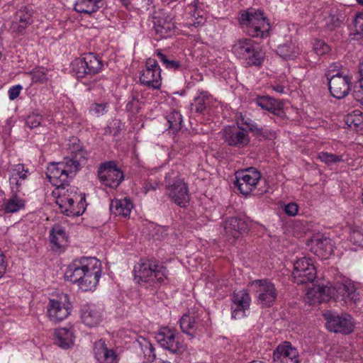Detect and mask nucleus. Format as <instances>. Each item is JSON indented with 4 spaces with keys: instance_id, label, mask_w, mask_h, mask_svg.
<instances>
[{
    "instance_id": "1",
    "label": "nucleus",
    "mask_w": 363,
    "mask_h": 363,
    "mask_svg": "<svg viewBox=\"0 0 363 363\" xmlns=\"http://www.w3.org/2000/svg\"><path fill=\"white\" fill-rule=\"evenodd\" d=\"M47 177L50 183L56 186L52 194L56 199V203L62 213L67 216H79L86 209L85 196L82 193H78V189L69 184V180L75 174L67 175L66 179L60 177L57 183L52 181L49 169H47Z\"/></svg>"
},
{
    "instance_id": "2",
    "label": "nucleus",
    "mask_w": 363,
    "mask_h": 363,
    "mask_svg": "<svg viewBox=\"0 0 363 363\" xmlns=\"http://www.w3.org/2000/svg\"><path fill=\"white\" fill-rule=\"evenodd\" d=\"M101 263L95 257H82L69 264L65 273L66 278L84 291H92L96 287L101 276Z\"/></svg>"
},
{
    "instance_id": "3",
    "label": "nucleus",
    "mask_w": 363,
    "mask_h": 363,
    "mask_svg": "<svg viewBox=\"0 0 363 363\" xmlns=\"http://www.w3.org/2000/svg\"><path fill=\"white\" fill-rule=\"evenodd\" d=\"M67 150L68 156L65 157L62 161L50 163L47 168L52 181L56 183L60 177L66 179L67 175L75 174L87 161L89 154L78 138H70L67 144Z\"/></svg>"
},
{
    "instance_id": "4",
    "label": "nucleus",
    "mask_w": 363,
    "mask_h": 363,
    "mask_svg": "<svg viewBox=\"0 0 363 363\" xmlns=\"http://www.w3.org/2000/svg\"><path fill=\"white\" fill-rule=\"evenodd\" d=\"M134 280L139 284L156 286L167 278L166 267L158 262L142 259L134 266Z\"/></svg>"
},
{
    "instance_id": "5",
    "label": "nucleus",
    "mask_w": 363,
    "mask_h": 363,
    "mask_svg": "<svg viewBox=\"0 0 363 363\" xmlns=\"http://www.w3.org/2000/svg\"><path fill=\"white\" fill-rule=\"evenodd\" d=\"M239 23L243 30L253 38H264L268 35L270 24L259 10L242 11L239 16Z\"/></svg>"
},
{
    "instance_id": "6",
    "label": "nucleus",
    "mask_w": 363,
    "mask_h": 363,
    "mask_svg": "<svg viewBox=\"0 0 363 363\" xmlns=\"http://www.w3.org/2000/svg\"><path fill=\"white\" fill-rule=\"evenodd\" d=\"M232 52L236 57L244 60L248 67H259L264 57L259 45L250 38H240L236 40L232 47Z\"/></svg>"
},
{
    "instance_id": "7",
    "label": "nucleus",
    "mask_w": 363,
    "mask_h": 363,
    "mask_svg": "<svg viewBox=\"0 0 363 363\" xmlns=\"http://www.w3.org/2000/svg\"><path fill=\"white\" fill-rule=\"evenodd\" d=\"M166 194L177 205L184 207L189 203V194L187 184L178 177V172L171 170L165 177Z\"/></svg>"
},
{
    "instance_id": "8",
    "label": "nucleus",
    "mask_w": 363,
    "mask_h": 363,
    "mask_svg": "<svg viewBox=\"0 0 363 363\" xmlns=\"http://www.w3.org/2000/svg\"><path fill=\"white\" fill-rule=\"evenodd\" d=\"M210 324L211 320L207 314L201 318V315L194 311L184 314L179 320L182 331L191 338L201 335Z\"/></svg>"
},
{
    "instance_id": "9",
    "label": "nucleus",
    "mask_w": 363,
    "mask_h": 363,
    "mask_svg": "<svg viewBox=\"0 0 363 363\" xmlns=\"http://www.w3.org/2000/svg\"><path fill=\"white\" fill-rule=\"evenodd\" d=\"M323 316L326 320V328L330 332L347 335L354 331V322L352 316L347 313L340 315L328 311L325 313Z\"/></svg>"
},
{
    "instance_id": "10",
    "label": "nucleus",
    "mask_w": 363,
    "mask_h": 363,
    "mask_svg": "<svg viewBox=\"0 0 363 363\" xmlns=\"http://www.w3.org/2000/svg\"><path fill=\"white\" fill-rule=\"evenodd\" d=\"M259 303L262 307H270L277 301L278 290L274 283L267 279H257L252 282Z\"/></svg>"
},
{
    "instance_id": "11",
    "label": "nucleus",
    "mask_w": 363,
    "mask_h": 363,
    "mask_svg": "<svg viewBox=\"0 0 363 363\" xmlns=\"http://www.w3.org/2000/svg\"><path fill=\"white\" fill-rule=\"evenodd\" d=\"M161 68L157 61L152 58L146 60L145 66L140 74V82L148 88L160 89L162 86Z\"/></svg>"
},
{
    "instance_id": "12",
    "label": "nucleus",
    "mask_w": 363,
    "mask_h": 363,
    "mask_svg": "<svg viewBox=\"0 0 363 363\" xmlns=\"http://www.w3.org/2000/svg\"><path fill=\"white\" fill-rule=\"evenodd\" d=\"M98 177L101 184L116 188L124 179L123 173L113 161L102 163L98 169Z\"/></svg>"
},
{
    "instance_id": "13",
    "label": "nucleus",
    "mask_w": 363,
    "mask_h": 363,
    "mask_svg": "<svg viewBox=\"0 0 363 363\" xmlns=\"http://www.w3.org/2000/svg\"><path fill=\"white\" fill-rule=\"evenodd\" d=\"M316 274L315 267L311 258L303 257L294 262L292 276L294 281L298 284L313 281Z\"/></svg>"
},
{
    "instance_id": "14",
    "label": "nucleus",
    "mask_w": 363,
    "mask_h": 363,
    "mask_svg": "<svg viewBox=\"0 0 363 363\" xmlns=\"http://www.w3.org/2000/svg\"><path fill=\"white\" fill-rule=\"evenodd\" d=\"M261 179V174L254 167H250L236 173L235 185L243 195H249L257 187Z\"/></svg>"
},
{
    "instance_id": "15",
    "label": "nucleus",
    "mask_w": 363,
    "mask_h": 363,
    "mask_svg": "<svg viewBox=\"0 0 363 363\" xmlns=\"http://www.w3.org/2000/svg\"><path fill=\"white\" fill-rule=\"evenodd\" d=\"M160 345L172 353H182L184 345L179 340V334L170 328H162L155 335Z\"/></svg>"
},
{
    "instance_id": "16",
    "label": "nucleus",
    "mask_w": 363,
    "mask_h": 363,
    "mask_svg": "<svg viewBox=\"0 0 363 363\" xmlns=\"http://www.w3.org/2000/svg\"><path fill=\"white\" fill-rule=\"evenodd\" d=\"M152 29L157 39L171 37L175 30V24L171 14L161 12L156 13L152 16Z\"/></svg>"
},
{
    "instance_id": "17",
    "label": "nucleus",
    "mask_w": 363,
    "mask_h": 363,
    "mask_svg": "<svg viewBox=\"0 0 363 363\" xmlns=\"http://www.w3.org/2000/svg\"><path fill=\"white\" fill-rule=\"evenodd\" d=\"M69 313L70 307L67 296H62L60 299H50L47 306V314L50 321L53 323L62 321Z\"/></svg>"
},
{
    "instance_id": "18",
    "label": "nucleus",
    "mask_w": 363,
    "mask_h": 363,
    "mask_svg": "<svg viewBox=\"0 0 363 363\" xmlns=\"http://www.w3.org/2000/svg\"><path fill=\"white\" fill-rule=\"evenodd\" d=\"M329 90L331 95L341 99L348 95L351 86V78L347 75L337 73L333 76L328 75Z\"/></svg>"
},
{
    "instance_id": "19",
    "label": "nucleus",
    "mask_w": 363,
    "mask_h": 363,
    "mask_svg": "<svg viewBox=\"0 0 363 363\" xmlns=\"http://www.w3.org/2000/svg\"><path fill=\"white\" fill-rule=\"evenodd\" d=\"M335 296V289L333 286L315 284L307 291L304 300L310 305H315L328 301Z\"/></svg>"
},
{
    "instance_id": "20",
    "label": "nucleus",
    "mask_w": 363,
    "mask_h": 363,
    "mask_svg": "<svg viewBox=\"0 0 363 363\" xmlns=\"http://www.w3.org/2000/svg\"><path fill=\"white\" fill-rule=\"evenodd\" d=\"M274 363H299V354L296 348L291 342L279 344L273 352Z\"/></svg>"
},
{
    "instance_id": "21",
    "label": "nucleus",
    "mask_w": 363,
    "mask_h": 363,
    "mask_svg": "<svg viewBox=\"0 0 363 363\" xmlns=\"http://www.w3.org/2000/svg\"><path fill=\"white\" fill-rule=\"evenodd\" d=\"M310 242L311 252L320 259H327L333 252V243L329 238L314 235Z\"/></svg>"
},
{
    "instance_id": "22",
    "label": "nucleus",
    "mask_w": 363,
    "mask_h": 363,
    "mask_svg": "<svg viewBox=\"0 0 363 363\" xmlns=\"http://www.w3.org/2000/svg\"><path fill=\"white\" fill-rule=\"evenodd\" d=\"M28 176V169L24 164L18 163L11 165L9 169V179L11 190L14 193L21 191Z\"/></svg>"
},
{
    "instance_id": "23",
    "label": "nucleus",
    "mask_w": 363,
    "mask_h": 363,
    "mask_svg": "<svg viewBox=\"0 0 363 363\" xmlns=\"http://www.w3.org/2000/svg\"><path fill=\"white\" fill-rule=\"evenodd\" d=\"M223 138L229 145L237 147H244L249 142L246 130L231 126L223 129Z\"/></svg>"
},
{
    "instance_id": "24",
    "label": "nucleus",
    "mask_w": 363,
    "mask_h": 363,
    "mask_svg": "<svg viewBox=\"0 0 363 363\" xmlns=\"http://www.w3.org/2000/svg\"><path fill=\"white\" fill-rule=\"evenodd\" d=\"M94 355L99 363H117V355L113 350H108L104 340L95 342Z\"/></svg>"
},
{
    "instance_id": "25",
    "label": "nucleus",
    "mask_w": 363,
    "mask_h": 363,
    "mask_svg": "<svg viewBox=\"0 0 363 363\" xmlns=\"http://www.w3.org/2000/svg\"><path fill=\"white\" fill-rule=\"evenodd\" d=\"M335 289V298L342 297L345 301H350L355 303L359 299V293L354 284L350 281H346L344 283L338 284Z\"/></svg>"
},
{
    "instance_id": "26",
    "label": "nucleus",
    "mask_w": 363,
    "mask_h": 363,
    "mask_svg": "<svg viewBox=\"0 0 363 363\" xmlns=\"http://www.w3.org/2000/svg\"><path fill=\"white\" fill-rule=\"evenodd\" d=\"M74 331L70 328H60L55 332V342L62 349H68L74 345Z\"/></svg>"
},
{
    "instance_id": "27",
    "label": "nucleus",
    "mask_w": 363,
    "mask_h": 363,
    "mask_svg": "<svg viewBox=\"0 0 363 363\" xmlns=\"http://www.w3.org/2000/svg\"><path fill=\"white\" fill-rule=\"evenodd\" d=\"M255 104L274 115L281 116L284 113L281 104L272 97L267 96H258L255 99Z\"/></svg>"
},
{
    "instance_id": "28",
    "label": "nucleus",
    "mask_w": 363,
    "mask_h": 363,
    "mask_svg": "<svg viewBox=\"0 0 363 363\" xmlns=\"http://www.w3.org/2000/svg\"><path fill=\"white\" fill-rule=\"evenodd\" d=\"M67 235L60 225H54L50 232V241L53 250L63 249L67 243Z\"/></svg>"
},
{
    "instance_id": "29",
    "label": "nucleus",
    "mask_w": 363,
    "mask_h": 363,
    "mask_svg": "<svg viewBox=\"0 0 363 363\" xmlns=\"http://www.w3.org/2000/svg\"><path fill=\"white\" fill-rule=\"evenodd\" d=\"M133 208L132 201L128 198L115 199L111 201L110 210L116 216L128 217Z\"/></svg>"
},
{
    "instance_id": "30",
    "label": "nucleus",
    "mask_w": 363,
    "mask_h": 363,
    "mask_svg": "<svg viewBox=\"0 0 363 363\" xmlns=\"http://www.w3.org/2000/svg\"><path fill=\"white\" fill-rule=\"evenodd\" d=\"M32 22V11L27 7L20 9L15 13L13 28L21 33Z\"/></svg>"
},
{
    "instance_id": "31",
    "label": "nucleus",
    "mask_w": 363,
    "mask_h": 363,
    "mask_svg": "<svg viewBox=\"0 0 363 363\" xmlns=\"http://www.w3.org/2000/svg\"><path fill=\"white\" fill-rule=\"evenodd\" d=\"M81 318L84 324L89 327H94L100 323L101 315L95 306L87 305L82 308Z\"/></svg>"
},
{
    "instance_id": "32",
    "label": "nucleus",
    "mask_w": 363,
    "mask_h": 363,
    "mask_svg": "<svg viewBox=\"0 0 363 363\" xmlns=\"http://www.w3.org/2000/svg\"><path fill=\"white\" fill-rule=\"evenodd\" d=\"M103 5V0H77L74 9L78 13L90 15L99 11Z\"/></svg>"
},
{
    "instance_id": "33",
    "label": "nucleus",
    "mask_w": 363,
    "mask_h": 363,
    "mask_svg": "<svg viewBox=\"0 0 363 363\" xmlns=\"http://www.w3.org/2000/svg\"><path fill=\"white\" fill-rule=\"evenodd\" d=\"M82 58L89 74H95L101 71L104 64L99 55L88 52L84 54Z\"/></svg>"
},
{
    "instance_id": "34",
    "label": "nucleus",
    "mask_w": 363,
    "mask_h": 363,
    "mask_svg": "<svg viewBox=\"0 0 363 363\" xmlns=\"http://www.w3.org/2000/svg\"><path fill=\"white\" fill-rule=\"evenodd\" d=\"M247 228L246 222L237 217L228 218L225 225V230L227 233L231 234L233 237H237V233L245 231Z\"/></svg>"
},
{
    "instance_id": "35",
    "label": "nucleus",
    "mask_w": 363,
    "mask_h": 363,
    "mask_svg": "<svg viewBox=\"0 0 363 363\" xmlns=\"http://www.w3.org/2000/svg\"><path fill=\"white\" fill-rule=\"evenodd\" d=\"M211 96L206 91H199L191 104V110L196 113H203L211 102Z\"/></svg>"
},
{
    "instance_id": "36",
    "label": "nucleus",
    "mask_w": 363,
    "mask_h": 363,
    "mask_svg": "<svg viewBox=\"0 0 363 363\" xmlns=\"http://www.w3.org/2000/svg\"><path fill=\"white\" fill-rule=\"evenodd\" d=\"M345 123L356 131L363 130V112L354 110L345 117Z\"/></svg>"
},
{
    "instance_id": "37",
    "label": "nucleus",
    "mask_w": 363,
    "mask_h": 363,
    "mask_svg": "<svg viewBox=\"0 0 363 363\" xmlns=\"http://www.w3.org/2000/svg\"><path fill=\"white\" fill-rule=\"evenodd\" d=\"M278 55L285 60H292L299 54V49L293 42L280 45L277 50Z\"/></svg>"
},
{
    "instance_id": "38",
    "label": "nucleus",
    "mask_w": 363,
    "mask_h": 363,
    "mask_svg": "<svg viewBox=\"0 0 363 363\" xmlns=\"http://www.w3.org/2000/svg\"><path fill=\"white\" fill-rule=\"evenodd\" d=\"M157 55L167 69L179 71L186 69V65L182 62L174 58H170L160 50L157 52Z\"/></svg>"
},
{
    "instance_id": "39",
    "label": "nucleus",
    "mask_w": 363,
    "mask_h": 363,
    "mask_svg": "<svg viewBox=\"0 0 363 363\" xmlns=\"http://www.w3.org/2000/svg\"><path fill=\"white\" fill-rule=\"evenodd\" d=\"M344 21L343 14L335 10L330 13L329 16L324 19L325 25L328 30H333L338 27Z\"/></svg>"
},
{
    "instance_id": "40",
    "label": "nucleus",
    "mask_w": 363,
    "mask_h": 363,
    "mask_svg": "<svg viewBox=\"0 0 363 363\" xmlns=\"http://www.w3.org/2000/svg\"><path fill=\"white\" fill-rule=\"evenodd\" d=\"M236 122L238 128L241 130H245V129H249L252 132L262 130L250 118L244 116L241 113L236 115Z\"/></svg>"
},
{
    "instance_id": "41",
    "label": "nucleus",
    "mask_w": 363,
    "mask_h": 363,
    "mask_svg": "<svg viewBox=\"0 0 363 363\" xmlns=\"http://www.w3.org/2000/svg\"><path fill=\"white\" fill-rule=\"evenodd\" d=\"M25 206V201L21 198L13 195L5 203V211L7 213H16Z\"/></svg>"
},
{
    "instance_id": "42",
    "label": "nucleus",
    "mask_w": 363,
    "mask_h": 363,
    "mask_svg": "<svg viewBox=\"0 0 363 363\" xmlns=\"http://www.w3.org/2000/svg\"><path fill=\"white\" fill-rule=\"evenodd\" d=\"M350 240L356 247L355 250L363 248V230L359 227L352 228L350 233Z\"/></svg>"
},
{
    "instance_id": "43",
    "label": "nucleus",
    "mask_w": 363,
    "mask_h": 363,
    "mask_svg": "<svg viewBox=\"0 0 363 363\" xmlns=\"http://www.w3.org/2000/svg\"><path fill=\"white\" fill-rule=\"evenodd\" d=\"M48 69L43 67H38L29 72L31 75L32 82L43 84L48 81Z\"/></svg>"
},
{
    "instance_id": "44",
    "label": "nucleus",
    "mask_w": 363,
    "mask_h": 363,
    "mask_svg": "<svg viewBox=\"0 0 363 363\" xmlns=\"http://www.w3.org/2000/svg\"><path fill=\"white\" fill-rule=\"evenodd\" d=\"M232 302L236 303L245 307H250V297L244 290L235 292L233 295Z\"/></svg>"
},
{
    "instance_id": "45",
    "label": "nucleus",
    "mask_w": 363,
    "mask_h": 363,
    "mask_svg": "<svg viewBox=\"0 0 363 363\" xmlns=\"http://www.w3.org/2000/svg\"><path fill=\"white\" fill-rule=\"evenodd\" d=\"M167 121L169 124V128L178 130L181 128L182 116L179 112L174 111L167 116Z\"/></svg>"
},
{
    "instance_id": "46",
    "label": "nucleus",
    "mask_w": 363,
    "mask_h": 363,
    "mask_svg": "<svg viewBox=\"0 0 363 363\" xmlns=\"http://www.w3.org/2000/svg\"><path fill=\"white\" fill-rule=\"evenodd\" d=\"M72 72L77 78H83L88 74V69L85 67L82 58L74 60L72 64Z\"/></svg>"
},
{
    "instance_id": "47",
    "label": "nucleus",
    "mask_w": 363,
    "mask_h": 363,
    "mask_svg": "<svg viewBox=\"0 0 363 363\" xmlns=\"http://www.w3.org/2000/svg\"><path fill=\"white\" fill-rule=\"evenodd\" d=\"M318 158L328 165H330L342 160V156H338L326 152H320L318 154Z\"/></svg>"
},
{
    "instance_id": "48",
    "label": "nucleus",
    "mask_w": 363,
    "mask_h": 363,
    "mask_svg": "<svg viewBox=\"0 0 363 363\" xmlns=\"http://www.w3.org/2000/svg\"><path fill=\"white\" fill-rule=\"evenodd\" d=\"M249 308L250 307H245L233 302L231 306L232 318L235 319H240L245 317L246 315L245 311L246 310H248Z\"/></svg>"
},
{
    "instance_id": "49",
    "label": "nucleus",
    "mask_w": 363,
    "mask_h": 363,
    "mask_svg": "<svg viewBox=\"0 0 363 363\" xmlns=\"http://www.w3.org/2000/svg\"><path fill=\"white\" fill-rule=\"evenodd\" d=\"M108 104L107 103L94 104L90 106V112L99 117L108 111Z\"/></svg>"
},
{
    "instance_id": "50",
    "label": "nucleus",
    "mask_w": 363,
    "mask_h": 363,
    "mask_svg": "<svg viewBox=\"0 0 363 363\" xmlns=\"http://www.w3.org/2000/svg\"><path fill=\"white\" fill-rule=\"evenodd\" d=\"M313 49L318 55H325L330 52V48L324 41L316 40L313 44Z\"/></svg>"
},
{
    "instance_id": "51",
    "label": "nucleus",
    "mask_w": 363,
    "mask_h": 363,
    "mask_svg": "<svg viewBox=\"0 0 363 363\" xmlns=\"http://www.w3.org/2000/svg\"><path fill=\"white\" fill-rule=\"evenodd\" d=\"M42 121V116L38 113H33L29 115L26 119V124L30 128H34L40 125Z\"/></svg>"
},
{
    "instance_id": "52",
    "label": "nucleus",
    "mask_w": 363,
    "mask_h": 363,
    "mask_svg": "<svg viewBox=\"0 0 363 363\" xmlns=\"http://www.w3.org/2000/svg\"><path fill=\"white\" fill-rule=\"evenodd\" d=\"M354 26L357 33L363 34V12H359L356 14L354 19Z\"/></svg>"
},
{
    "instance_id": "53",
    "label": "nucleus",
    "mask_w": 363,
    "mask_h": 363,
    "mask_svg": "<svg viewBox=\"0 0 363 363\" xmlns=\"http://www.w3.org/2000/svg\"><path fill=\"white\" fill-rule=\"evenodd\" d=\"M23 87L18 84L9 88L8 91L9 98L11 101L16 99L20 94Z\"/></svg>"
},
{
    "instance_id": "54",
    "label": "nucleus",
    "mask_w": 363,
    "mask_h": 363,
    "mask_svg": "<svg viewBox=\"0 0 363 363\" xmlns=\"http://www.w3.org/2000/svg\"><path fill=\"white\" fill-rule=\"evenodd\" d=\"M285 213L290 216H295L298 211V205L295 203H289L284 208Z\"/></svg>"
},
{
    "instance_id": "55",
    "label": "nucleus",
    "mask_w": 363,
    "mask_h": 363,
    "mask_svg": "<svg viewBox=\"0 0 363 363\" xmlns=\"http://www.w3.org/2000/svg\"><path fill=\"white\" fill-rule=\"evenodd\" d=\"M155 357L156 355L152 345L150 347V348L146 350V351H144L143 357L146 362H152L155 359Z\"/></svg>"
},
{
    "instance_id": "56",
    "label": "nucleus",
    "mask_w": 363,
    "mask_h": 363,
    "mask_svg": "<svg viewBox=\"0 0 363 363\" xmlns=\"http://www.w3.org/2000/svg\"><path fill=\"white\" fill-rule=\"evenodd\" d=\"M7 268V262L6 260V257L0 250V278L2 277L6 273Z\"/></svg>"
},
{
    "instance_id": "57",
    "label": "nucleus",
    "mask_w": 363,
    "mask_h": 363,
    "mask_svg": "<svg viewBox=\"0 0 363 363\" xmlns=\"http://www.w3.org/2000/svg\"><path fill=\"white\" fill-rule=\"evenodd\" d=\"M354 96L357 99L363 97V77L358 80V85L354 93Z\"/></svg>"
},
{
    "instance_id": "58",
    "label": "nucleus",
    "mask_w": 363,
    "mask_h": 363,
    "mask_svg": "<svg viewBox=\"0 0 363 363\" xmlns=\"http://www.w3.org/2000/svg\"><path fill=\"white\" fill-rule=\"evenodd\" d=\"M261 131H256L258 133H260L264 137L269 140H272L274 138H276L277 137V133L274 130H267L266 128H260Z\"/></svg>"
},
{
    "instance_id": "59",
    "label": "nucleus",
    "mask_w": 363,
    "mask_h": 363,
    "mask_svg": "<svg viewBox=\"0 0 363 363\" xmlns=\"http://www.w3.org/2000/svg\"><path fill=\"white\" fill-rule=\"evenodd\" d=\"M138 342L140 347V350L143 352V354L144 353V351H146V350L150 348V347L152 346L150 342L144 337L138 339Z\"/></svg>"
},
{
    "instance_id": "60",
    "label": "nucleus",
    "mask_w": 363,
    "mask_h": 363,
    "mask_svg": "<svg viewBox=\"0 0 363 363\" xmlns=\"http://www.w3.org/2000/svg\"><path fill=\"white\" fill-rule=\"evenodd\" d=\"M159 187V184L157 182H147L143 186L144 193L147 194L151 190H155Z\"/></svg>"
},
{
    "instance_id": "61",
    "label": "nucleus",
    "mask_w": 363,
    "mask_h": 363,
    "mask_svg": "<svg viewBox=\"0 0 363 363\" xmlns=\"http://www.w3.org/2000/svg\"><path fill=\"white\" fill-rule=\"evenodd\" d=\"M270 87L279 94H283L284 93L285 86L283 84H279L277 82H274V84H272L270 85Z\"/></svg>"
},
{
    "instance_id": "62",
    "label": "nucleus",
    "mask_w": 363,
    "mask_h": 363,
    "mask_svg": "<svg viewBox=\"0 0 363 363\" xmlns=\"http://www.w3.org/2000/svg\"><path fill=\"white\" fill-rule=\"evenodd\" d=\"M359 72L361 77H363V60L359 63Z\"/></svg>"
},
{
    "instance_id": "63",
    "label": "nucleus",
    "mask_w": 363,
    "mask_h": 363,
    "mask_svg": "<svg viewBox=\"0 0 363 363\" xmlns=\"http://www.w3.org/2000/svg\"><path fill=\"white\" fill-rule=\"evenodd\" d=\"M198 2L199 0H194V1L191 4L193 5L194 7H196Z\"/></svg>"
},
{
    "instance_id": "64",
    "label": "nucleus",
    "mask_w": 363,
    "mask_h": 363,
    "mask_svg": "<svg viewBox=\"0 0 363 363\" xmlns=\"http://www.w3.org/2000/svg\"><path fill=\"white\" fill-rule=\"evenodd\" d=\"M357 101H359L363 105V97H362L359 99H357Z\"/></svg>"
}]
</instances>
